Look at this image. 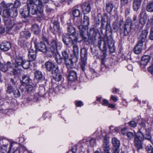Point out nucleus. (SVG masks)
I'll list each match as a JSON object with an SVG mask.
<instances>
[{
	"label": "nucleus",
	"mask_w": 153,
	"mask_h": 153,
	"mask_svg": "<svg viewBox=\"0 0 153 153\" xmlns=\"http://www.w3.org/2000/svg\"><path fill=\"white\" fill-rule=\"evenodd\" d=\"M21 81V85L20 86V88L22 91H23L24 90V85L30 83L31 82V80L28 75H24L22 76V79Z\"/></svg>",
	"instance_id": "nucleus-10"
},
{
	"label": "nucleus",
	"mask_w": 153,
	"mask_h": 153,
	"mask_svg": "<svg viewBox=\"0 0 153 153\" xmlns=\"http://www.w3.org/2000/svg\"><path fill=\"white\" fill-rule=\"evenodd\" d=\"M82 11L84 14H87L91 11V7L89 3H84L82 6Z\"/></svg>",
	"instance_id": "nucleus-20"
},
{
	"label": "nucleus",
	"mask_w": 153,
	"mask_h": 153,
	"mask_svg": "<svg viewBox=\"0 0 153 153\" xmlns=\"http://www.w3.org/2000/svg\"><path fill=\"white\" fill-rule=\"evenodd\" d=\"M149 39L151 40H153V27L151 30Z\"/></svg>",
	"instance_id": "nucleus-59"
},
{
	"label": "nucleus",
	"mask_w": 153,
	"mask_h": 153,
	"mask_svg": "<svg viewBox=\"0 0 153 153\" xmlns=\"http://www.w3.org/2000/svg\"><path fill=\"white\" fill-rule=\"evenodd\" d=\"M11 68H13L11 63L9 62H8L6 64H2L0 66V69L2 72H5Z\"/></svg>",
	"instance_id": "nucleus-24"
},
{
	"label": "nucleus",
	"mask_w": 153,
	"mask_h": 153,
	"mask_svg": "<svg viewBox=\"0 0 153 153\" xmlns=\"http://www.w3.org/2000/svg\"><path fill=\"white\" fill-rule=\"evenodd\" d=\"M25 91H26L28 94L33 93L34 92L33 86L29 84L26 85Z\"/></svg>",
	"instance_id": "nucleus-33"
},
{
	"label": "nucleus",
	"mask_w": 153,
	"mask_h": 153,
	"mask_svg": "<svg viewBox=\"0 0 153 153\" xmlns=\"http://www.w3.org/2000/svg\"><path fill=\"white\" fill-rule=\"evenodd\" d=\"M148 34V31L147 30H144L140 33L138 37V42L143 44L145 42Z\"/></svg>",
	"instance_id": "nucleus-15"
},
{
	"label": "nucleus",
	"mask_w": 153,
	"mask_h": 153,
	"mask_svg": "<svg viewBox=\"0 0 153 153\" xmlns=\"http://www.w3.org/2000/svg\"><path fill=\"white\" fill-rule=\"evenodd\" d=\"M148 71L153 75V66L151 65L148 68Z\"/></svg>",
	"instance_id": "nucleus-62"
},
{
	"label": "nucleus",
	"mask_w": 153,
	"mask_h": 153,
	"mask_svg": "<svg viewBox=\"0 0 153 153\" xmlns=\"http://www.w3.org/2000/svg\"><path fill=\"white\" fill-rule=\"evenodd\" d=\"M80 56L81 61L80 65L82 70L84 71L87 63V51L85 49L82 48L81 50Z\"/></svg>",
	"instance_id": "nucleus-8"
},
{
	"label": "nucleus",
	"mask_w": 153,
	"mask_h": 153,
	"mask_svg": "<svg viewBox=\"0 0 153 153\" xmlns=\"http://www.w3.org/2000/svg\"><path fill=\"white\" fill-rule=\"evenodd\" d=\"M44 5H38V7L39 10V13L38 15L40 18H42L44 17V15L43 14V7Z\"/></svg>",
	"instance_id": "nucleus-36"
},
{
	"label": "nucleus",
	"mask_w": 153,
	"mask_h": 153,
	"mask_svg": "<svg viewBox=\"0 0 153 153\" xmlns=\"http://www.w3.org/2000/svg\"><path fill=\"white\" fill-rule=\"evenodd\" d=\"M97 32L95 29L94 28L90 29L89 32H88V35L91 36H96L95 35Z\"/></svg>",
	"instance_id": "nucleus-48"
},
{
	"label": "nucleus",
	"mask_w": 153,
	"mask_h": 153,
	"mask_svg": "<svg viewBox=\"0 0 153 153\" xmlns=\"http://www.w3.org/2000/svg\"><path fill=\"white\" fill-rule=\"evenodd\" d=\"M150 59V57L149 56H143L142 58L141 61V64L143 65H146L149 61Z\"/></svg>",
	"instance_id": "nucleus-30"
},
{
	"label": "nucleus",
	"mask_w": 153,
	"mask_h": 153,
	"mask_svg": "<svg viewBox=\"0 0 153 153\" xmlns=\"http://www.w3.org/2000/svg\"><path fill=\"white\" fill-rule=\"evenodd\" d=\"M144 139L149 141L153 144V140L151 134L149 132L146 133L145 136L140 130L137 132L134 137V145L138 149L142 148L143 142Z\"/></svg>",
	"instance_id": "nucleus-2"
},
{
	"label": "nucleus",
	"mask_w": 153,
	"mask_h": 153,
	"mask_svg": "<svg viewBox=\"0 0 153 153\" xmlns=\"http://www.w3.org/2000/svg\"><path fill=\"white\" fill-rule=\"evenodd\" d=\"M34 75L35 78L38 79H40L42 76V72L39 71H36L34 73Z\"/></svg>",
	"instance_id": "nucleus-44"
},
{
	"label": "nucleus",
	"mask_w": 153,
	"mask_h": 153,
	"mask_svg": "<svg viewBox=\"0 0 153 153\" xmlns=\"http://www.w3.org/2000/svg\"><path fill=\"white\" fill-rule=\"evenodd\" d=\"M132 22L131 20L126 21L124 24V34L125 36H127L130 32L132 26Z\"/></svg>",
	"instance_id": "nucleus-14"
},
{
	"label": "nucleus",
	"mask_w": 153,
	"mask_h": 153,
	"mask_svg": "<svg viewBox=\"0 0 153 153\" xmlns=\"http://www.w3.org/2000/svg\"><path fill=\"white\" fill-rule=\"evenodd\" d=\"M56 20L55 22L53 23V28H52V30L54 32H57L59 29V23L57 21V18H56Z\"/></svg>",
	"instance_id": "nucleus-31"
},
{
	"label": "nucleus",
	"mask_w": 153,
	"mask_h": 153,
	"mask_svg": "<svg viewBox=\"0 0 153 153\" xmlns=\"http://www.w3.org/2000/svg\"><path fill=\"white\" fill-rule=\"evenodd\" d=\"M105 28L106 30V32H107V31H109L110 33V36H111V35L112 34V33L111 32L110 25L108 22H107Z\"/></svg>",
	"instance_id": "nucleus-49"
},
{
	"label": "nucleus",
	"mask_w": 153,
	"mask_h": 153,
	"mask_svg": "<svg viewBox=\"0 0 153 153\" xmlns=\"http://www.w3.org/2000/svg\"><path fill=\"white\" fill-rule=\"evenodd\" d=\"M78 28L79 30L80 36L82 39H84L85 41H86L85 39H87V37L85 36V35L88 30V26L80 25L78 26Z\"/></svg>",
	"instance_id": "nucleus-13"
},
{
	"label": "nucleus",
	"mask_w": 153,
	"mask_h": 153,
	"mask_svg": "<svg viewBox=\"0 0 153 153\" xmlns=\"http://www.w3.org/2000/svg\"><path fill=\"white\" fill-rule=\"evenodd\" d=\"M10 17L14 18L16 17L18 15L17 9L15 7H13L10 4Z\"/></svg>",
	"instance_id": "nucleus-27"
},
{
	"label": "nucleus",
	"mask_w": 153,
	"mask_h": 153,
	"mask_svg": "<svg viewBox=\"0 0 153 153\" xmlns=\"http://www.w3.org/2000/svg\"><path fill=\"white\" fill-rule=\"evenodd\" d=\"M45 88L43 87H41L40 88V91L39 92V94L38 93H36L33 96V98H31V100H32L33 101H36L39 99V95L42 96L43 94V92L44 93H45Z\"/></svg>",
	"instance_id": "nucleus-21"
},
{
	"label": "nucleus",
	"mask_w": 153,
	"mask_h": 153,
	"mask_svg": "<svg viewBox=\"0 0 153 153\" xmlns=\"http://www.w3.org/2000/svg\"><path fill=\"white\" fill-rule=\"evenodd\" d=\"M106 8L107 12L108 13H111L112 11L113 8V6L112 3H109L108 4H107Z\"/></svg>",
	"instance_id": "nucleus-42"
},
{
	"label": "nucleus",
	"mask_w": 153,
	"mask_h": 153,
	"mask_svg": "<svg viewBox=\"0 0 153 153\" xmlns=\"http://www.w3.org/2000/svg\"><path fill=\"white\" fill-rule=\"evenodd\" d=\"M73 51L74 56L73 57H76L77 58V62L78 61V57L79 55V48L77 45L75 44L73 45Z\"/></svg>",
	"instance_id": "nucleus-32"
},
{
	"label": "nucleus",
	"mask_w": 153,
	"mask_h": 153,
	"mask_svg": "<svg viewBox=\"0 0 153 153\" xmlns=\"http://www.w3.org/2000/svg\"><path fill=\"white\" fill-rule=\"evenodd\" d=\"M72 14L74 17H78L81 14L80 11L77 9H74L72 10Z\"/></svg>",
	"instance_id": "nucleus-40"
},
{
	"label": "nucleus",
	"mask_w": 153,
	"mask_h": 153,
	"mask_svg": "<svg viewBox=\"0 0 153 153\" xmlns=\"http://www.w3.org/2000/svg\"><path fill=\"white\" fill-rule=\"evenodd\" d=\"M14 90V89L13 88L12 86L9 85L7 88V93L10 94L13 92Z\"/></svg>",
	"instance_id": "nucleus-51"
},
{
	"label": "nucleus",
	"mask_w": 153,
	"mask_h": 153,
	"mask_svg": "<svg viewBox=\"0 0 153 153\" xmlns=\"http://www.w3.org/2000/svg\"><path fill=\"white\" fill-rule=\"evenodd\" d=\"M10 8V4H6L4 3L2 12V16L4 19H7L10 17L9 9Z\"/></svg>",
	"instance_id": "nucleus-11"
},
{
	"label": "nucleus",
	"mask_w": 153,
	"mask_h": 153,
	"mask_svg": "<svg viewBox=\"0 0 153 153\" xmlns=\"http://www.w3.org/2000/svg\"><path fill=\"white\" fill-rule=\"evenodd\" d=\"M108 101L106 99H104L103 100V103L102 105H107L108 104Z\"/></svg>",
	"instance_id": "nucleus-64"
},
{
	"label": "nucleus",
	"mask_w": 153,
	"mask_h": 153,
	"mask_svg": "<svg viewBox=\"0 0 153 153\" xmlns=\"http://www.w3.org/2000/svg\"><path fill=\"white\" fill-rule=\"evenodd\" d=\"M52 74L53 75V78L56 81L59 82L61 79L62 78L61 75L59 73H58V72Z\"/></svg>",
	"instance_id": "nucleus-39"
},
{
	"label": "nucleus",
	"mask_w": 153,
	"mask_h": 153,
	"mask_svg": "<svg viewBox=\"0 0 153 153\" xmlns=\"http://www.w3.org/2000/svg\"><path fill=\"white\" fill-rule=\"evenodd\" d=\"M113 153H119V147H117L113 149Z\"/></svg>",
	"instance_id": "nucleus-63"
},
{
	"label": "nucleus",
	"mask_w": 153,
	"mask_h": 153,
	"mask_svg": "<svg viewBox=\"0 0 153 153\" xmlns=\"http://www.w3.org/2000/svg\"><path fill=\"white\" fill-rule=\"evenodd\" d=\"M31 33L28 30L22 31L20 33L18 41V44L21 47H23L25 42V39H29L31 36Z\"/></svg>",
	"instance_id": "nucleus-7"
},
{
	"label": "nucleus",
	"mask_w": 153,
	"mask_h": 153,
	"mask_svg": "<svg viewBox=\"0 0 153 153\" xmlns=\"http://www.w3.org/2000/svg\"><path fill=\"white\" fill-rule=\"evenodd\" d=\"M136 135H135L132 132L130 131L128 132L126 134L127 137L128 139L129 140H131Z\"/></svg>",
	"instance_id": "nucleus-46"
},
{
	"label": "nucleus",
	"mask_w": 153,
	"mask_h": 153,
	"mask_svg": "<svg viewBox=\"0 0 153 153\" xmlns=\"http://www.w3.org/2000/svg\"><path fill=\"white\" fill-rule=\"evenodd\" d=\"M96 145V139L94 138H92L90 140V145L91 147H93Z\"/></svg>",
	"instance_id": "nucleus-53"
},
{
	"label": "nucleus",
	"mask_w": 153,
	"mask_h": 153,
	"mask_svg": "<svg viewBox=\"0 0 153 153\" xmlns=\"http://www.w3.org/2000/svg\"><path fill=\"white\" fill-rule=\"evenodd\" d=\"M107 18V17L106 16H103L102 18L101 23L100 29L102 31L104 29V26L105 23L106 22V19Z\"/></svg>",
	"instance_id": "nucleus-38"
},
{
	"label": "nucleus",
	"mask_w": 153,
	"mask_h": 153,
	"mask_svg": "<svg viewBox=\"0 0 153 153\" xmlns=\"http://www.w3.org/2000/svg\"><path fill=\"white\" fill-rule=\"evenodd\" d=\"M30 61H29V60L27 61L24 60L23 61L21 66H22V67L24 69H27L29 67L30 65Z\"/></svg>",
	"instance_id": "nucleus-41"
},
{
	"label": "nucleus",
	"mask_w": 153,
	"mask_h": 153,
	"mask_svg": "<svg viewBox=\"0 0 153 153\" xmlns=\"http://www.w3.org/2000/svg\"><path fill=\"white\" fill-rule=\"evenodd\" d=\"M31 30L36 35L39 34L40 32V29L39 25L36 24H34L32 25Z\"/></svg>",
	"instance_id": "nucleus-29"
},
{
	"label": "nucleus",
	"mask_w": 153,
	"mask_h": 153,
	"mask_svg": "<svg viewBox=\"0 0 153 153\" xmlns=\"http://www.w3.org/2000/svg\"><path fill=\"white\" fill-rule=\"evenodd\" d=\"M75 104L78 107H81L83 105V104L82 101H76Z\"/></svg>",
	"instance_id": "nucleus-58"
},
{
	"label": "nucleus",
	"mask_w": 153,
	"mask_h": 153,
	"mask_svg": "<svg viewBox=\"0 0 153 153\" xmlns=\"http://www.w3.org/2000/svg\"><path fill=\"white\" fill-rule=\"evenodd\" d=\"M103 146V150L110 149L109 142L107 140H104Z\"/></svg>",
	"instance_id": "nucleus-50"
},
{
	"label": "nucleus",
	"mask_w": 153,
	"mask_h": 153,
	"mask_svg": "<svg viewBox=\"0 0 153 153\" xmlns=\"http://www.w3.org/2000/svg\"><path fill=\"white\" fill-rule=\"evenodd\" d=\"M20 13L22 16L24 18H27L28 16L30 14L27 4L22 8L21 9Z\"/></svg>",
	"instance_id": "nucleus-18"
},
{
	"label": "nucleus",
	"mask_w": 153,
	"mask_h": 153,
	"mask_svg": "<svg viewBox=\"0 0 153 153\" xmlns=\"http://www.w3.org/2000/svg\"><path fill=\"white\" fill-rule=\"evenodd\" d=\"M105 57L104 56L101 59V71L103 72L107 70L108 68L105 65Z\"/></svg>",
	"instance_id": "nucleus-35"
},
{
	"label": "nucleus",
	"mask_w": 153,
	"mask_h": 153,
	"mask_svg": "<svg viewBox=\"0 0 153 153\" xmlns=\"http://www.w3.org/2000/svg\"><path fill=\"white\" fill-rule=\"evenodd\" d=\"M11 47L10 43L7 41H4L0 45V49L4 51H8Z\"/></svg>",
	"instance_id": "nucleus-19"
},
{
	"label": "nucleus",
	"mask_w": 153,
	"mask_h": 153,
	"mask_svg": "<svg viewBox=\"0 0 153 153\" xmlns=\"http://www.w3.org/2000/svg\"><path fill=\"white\" fill-rule=\"evenodd\" d=\"M83 23L85 25L88 26L90 24L89 18L86 16H84V17Z\"/></svg>",
	"instance_id": "nucleus-47"
},
{
	"label": "nucleus",
	"mask_w": 153,
	"mask_h": 153,
	"mask_svg": "<svg viewBox=\"0 0 153 153\" xmlns=\"http://www.w3.org/2000/svg\"><path fill=\"white\" fill-rule=\"evenodd\" d=\"M4 1H2L0 3V15L1 14L2 9L4 7Z\"/></svg>",
	"instance_id": "nucleus-61"
},
{
	"label": "nucleus",
	"mask_w": 153,
	"mask_h": 153,
	"mask_svg": "<svg viewBox=\"0 0 153 153\" xmlns=\"http://www.w3.org/2000/svg\"><path fill=\"white\" fill-rule=\"evenodd\" d=\"M112 143L114 148L118 147L120 145V141L116 137H113L111 140Z\"/></svg>",
	"instance_id": "nucleus-34"
},
{
	"label": "nucleus",
	"mask_w": 153,
	"mask_h": 153,
	"mask_svg": "<svg viewBox=\"0 0 153 153\" xmlns=\"http://www.w3.org/2000/svg\"><path fill=\"white\" fill-rule=\"evenodd\" d=\"M128 124L130 126L133 127H136L137 125V123L134 121H130L128 122Z\"/></svg>",
	"instance_id": "nucleus-56"
},
{
	"label": "nucleus",
	"mask_w": 153,
	"mask_h": 153,
	"mask_svg": "<svg viewBox=\"0 0 153 153\" xmlns=\"http://www.w3.org/2000/svg\"><path fill=\"white\" fill-rule=\"evenodd\" d=\"M68 77V79L70 81L76 80L77 78L76 72L73 70L69 71Z\"/></svg>",
	"instance_id": "nucleus-26"
},
{
	"label": "nucleus",
	"mask_w": 153,
	"mask_h": 153,
	"mask_svg": "<svg viewBox=\"0 0 153 153\" xmlns=\"http://www.w3.org/2000/svg\"><path fill=\"white\" fill-rule=\"evenodd\" d=\"M63 43L68 47H71L73 45L76 44L78 41V38L75 36L69 35L67 37H64L62 39Z\"/></svg>",
	"instance_id": "nucleus-6"
},
{
	"label": "nucleus",
	"mask_w": 153,
	"mask_h": 153,
	"mask_svg": "<svg viewBox=\"0 0 153 153\" xmlns=\"http://www.w3.org/2000/svg\"><path fill=\"white\" fill-rule=\"evenodd\" d=\"M67 25L68 34L70 35L75 36L76 34L75 28L73 26L71 23H68Z\"/></svg>",
	"instance_id": "nucleus-22"
},
{
	"label": "nucleus",
	"mask_w": 153,
	"mask_h": 153,
	"mask_svg": "<svg viewBox=\"0 0 153 153\" xmlns=\"http://www.w3.org/2000/svg\"><path fill=\"white\" fill-rule=\"evenodd\" d=\"M13 93V94L15 97H19L20 96V93L17 88L15 89Z\"/></svg>",
	"instance_id": "nucleus-52"
},
{
	"label": "nucleus",
	"mask_w": 153,
	"mask_h": 153,
	"mask_svg": "<svg viewBox=\"0 0 153 153\" xmlns=\"http://www.w3.org/2000/svg\"><path fill=\"white\" fill-rule=\"evenodd\" d=\"M35 46L36 49H37L39 51L43 53H46L48 51L47 48L45 44L42 42H40L39 43H36L35 42Z\"/></svg>",
	"instance_id": "nucleus-12"
},
{
	"label": "nucleus",
	"mask_w": 153,
	"mask_h": 153,
	"mask_svg": "<svg viewBox=\"0 0 153 153\" xmlns=\"http://www.w3.org/2000/svg\"><path fill=\"white\" fill-rule=\"evenodd\" d=\"M27 5L30 14L32 15L36 14L39 8H38V3L37 5L35 4L34 0H27Z\"/></svg>",
	"instance_id": "nucleus-4"
},
{
	"label": "nucleus",
	"mask_w": 153,
	"mask_h": 153,
	"mask_svg": "<svg viewBox=\"0 0 153 153\" xmlns=\"http://www.w3.org/2000/svg\"><path fill=\"white\" fill-rule=\"evenodd\" d=\"M113 29L116 30H118L119 26L118 25V22L116 21L114 22L113 24Z\"/></svg>",
	"instance_id": "nucleus-57"
},
{
	"label": "nucleus",
	"mask_w": 153,
	"mask_h": 153,
	"mask_svg": "<svg viewBox=\"0 0 153 153\" xmlns=\"http://www.w3.org/2000/svg\"><path fill=\"white\" fill-rule=\"evenodd\" d=\"M146 19L144 17H141L139 20V23L142 25H144L146 22Z\"/></svg>",
	"instance_id": "nucleus-55"
},
{
	"label": "nucleus",
	"mask_w": 153,
	"mask_h": 153,
	"mask_svg": "<svg viewBox=\"0 0 153 153\" xmlns=\"http://www.w3.org/2000/svg\"><path fill=\"white\" fill-rule=\"evenodd\" d=\"M143 45V44L142 43L138 42L134 50V53L137 54H139L141 51Z\"/></svg>",
	"instance_id": "nucleus-28"
},
{
	"label": "nucleus",
	"mask_w": 153,
	"mask_h": 153,
	"mask_svg": "<svg viewBox=\"0 0 153 153\" xmlns=\"http://www.w3.org/2000/svg\"><path fill=\"white\" fill-rule=\"evenodd\" d=\"M146 10L149 12H153V2L148 3L146 6Z\"/></svg>",
	"instance_id": "nucleus-37"
},
{
	"label": "nucleus",
	"mask_w": 153,
	"mask_h": 153,
	"mask_svg": "<svg viewBox=\"0 0 153 153\" xmlns=\"http://www.w3.org/2000/svg\"><path fill=\"white\" fill-rule=\"evenodd\" d=\"M142 0H133V7L134 10L137 11L140 8Z\"/></svg>",
	"instance_id": "nucleus-23"
},
{
	"label": "nucleus",
	"mask_w": 153,
	"mask_h": 153,
	"mask_svg": "<svg viewBox=\"0 0 153 153\" xmlns=\"http://www.w3.org/2000/svg\"><path fill=\"white\" fill-rule=\"evenodd\" d=\"M106 43L108 45L109 51L112 53L114 52L115 48L114 43L112 36H108L107 37L106 40H100L98 41V47L103 52L104 56H105L107 48Z\"/></svg>",
	"instance_id": "nucleus-3"
},
{
	"label": "nucleus",
	"mask_w": 153,
	"mask_h": 153,
	"mask_svg": "<svg viewBox=\"0 0 153 153\" xmlns=\"http://www.w3.org/2000/svg\"><path fill=\"white\" fill-rule=\"evenodd\" d=\"M62 56L59 54L56 56L55 60L56 62L58 64L62 63L63 61L65 65L68 70L73 69L75 68L76 63L77 62V58L76 57H73L71 59L69 58V54L65 50L62 51Z\"/></svg>",
	"instance_id": "nucleus-1"
},
{
	"label": "nucleus",
	"mask_w": 153,
	"mask_h": 153,
	"mask_svg": "<svg viewBox=\"0 0 153 153\" xmlns=\"http://www.w3.org/2000/svg\"><path fill=\"white\" fill-rule=\"evenodd\" d=\"M45 66L46 69L48 71L51 72L52 74L57 73L59 72L58 67H56L54 63L52 62L48 61L45 64Z\"/></svg>",
	"instance_id": "nucleus-9"
},
{
	"label": "nucleus",
	"mask_w": 153,
	"mask_h": 153,
	"mask_svg": "<svg viewBox=\"0 0 153 153\" xmlns=\"http://www.w3.org/2000/svg\"><path fill=\"white\" fill-rule=\"evenodd\" d=\"M96 36H88V38L87 39H85L86 42L88 41L89 43L90 44H93L94 43L95 40Z\"/></svg>",
	"instance_id": "nucleus-43"
},
{
	"label": "nucleus",
	"mask_w": 153,
	"mask_h": 153,
	"mask_svg": "<svg viewBox=\"0 0 153 153\" xmlns=\"http://www.w3.org/2000/svg\"><path fill=\"white\" fill-rule=\"evenodd\" d=\"M146 149L148 153H153V148L152 146H147Z\"/></svg>",
	"instance_id": "nucleus-54"
},
{
	"label": "nucleus",
	"mask_w": 153,
	"mask_h": 153,
	"mask_svg": "<svg viewBox=\"0 0 153 153\" xmlns=\"http://www.w3.org/2000/svg\"><path fill=\"white\" fill-rule=\"evenodd\" d=\"M3 19L5 24L7 25V28H9L10 29H11L15 25L13 21L10 19L7 18Z\"/></svg>",
	"instance_id": "nucleus-25"
},
{
	"label": "nucleus",
	"mask_w": 153,
	"mask_h": 153,
	"mask_svg": "<svg viewBox=\"0 0 153 153\" xmlns=\"http://www.w3.org/2000/svg\"><path fill=\"white\" fill-rule=\"evenodd\" d=\"M23 61L21 57L19 56H16L14 62L12 65L13 68H17L19 66H21Z\"/></svg>",
	"instance_id": "nucleus-16"
},
{
	"label": "nucleus",
	"mask_w": 153,
	"mask_h": 153,
	"mask_svg": "<svg viewBox=\"0 0 153 153\" xmlns=\"http://www.w3.org/2000/svg\"><path fill=\"white\" fill-rule=\"evenodd\" d=\"M11 4V6L13 7L17 8L19 7L21 5V3L20 1L18 0H16L14 2L13 4Z\"/></svg>",
	"instance_id": "nucleus-45"
},
{
	"label": "nucleus",
	"mask_w": 153,
	"mask_h": 153,
	"mask_svg": "<svg viewBox=\"0 0 153 153\" xmlns=\"http://www.w3.org/2000/svg\"><path fill=\"white\" fill-rule=\"evenodd\" d=\"M36 57V52L35 50L30 48L28 50V58L29 61L32 62L35 60Z\"/></svg>",
	"instance_id": "nucleus-17"
},
{
	"label": "nucleus",
	"mask_w": 153,
	"mask_h": 153,
	"mask_svg": "<svg viewBox=\"0 0 153 153\" xmlns=\"http://www.w3.org/2000/svg\"><path fill=\"white\" fill-rule=\"evenodd\" d=\"M62 44L56 40H54L51 42L49 51L52 54H55L58 53V51L61 49Z\"/></svg>",
	"instance_id": "nucleus-5"
},
{
	"label": "nucleus",
	"mask_w": 153,
	"mask_h": 153,
	"mask_svg": "<svg viewBox=\"0 0 153 153\" xmlns=\"http://www.w3.org/2000/svg\"><path fill=\"white\" fill-rule=\"evenodd\" d=\"M10 82L12 83V85L16 86L17 83L16 81L13 78H11L10 79Z\"/></svg>",
	"instance_id": "nucleus-60"
}]
</instances>
